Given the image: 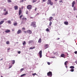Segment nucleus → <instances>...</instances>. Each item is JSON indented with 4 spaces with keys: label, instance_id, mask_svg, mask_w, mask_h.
Listing matches in <instances>:
<instances>
[{
    "label": "nucleus",
    "instance_id": "473e14b6",
    "mask_svg": "<svg viewBox=\"0 0 77 77\" xmlns=\"http://www.w3.org/2000/svg\"><path fill=\"white\" fill-rule=\"evenodd\" d=\"M70 68L72 69V68L73 69L74 68V66H71L70 67Z\"/></svg>",
    "mask_w": 77,
    "mask_h": 77
},
{
    "label": "nucleus",
    "instance_id": "20e7f679",
    "mask_svg": "<svg viewBox=\"0 0 77 77\" xmlns=\"http://www.w3.org/2000/svg\"><path fill=\"white\" fill-rule=\"evenodd\" d=\"M47 75L48 76L51 77L52 76V72H49L47 73Z\"/></svg>",
    "mask_w": 77,
    "mask_h": 77
},
{
    "label": "nucleus",
    "instance_id": "dca6fc26",
    "mask_svg": "<svg viewBox=\"0 0 77 77\" xmlns=\"http://www.w3.org/2000/svg\"><path fill=\"white\" fill-rule=\"evenodd\" d=\"M64 23L65 25H67L68 24V22H65Z\"/></svg>",
    "mask_w": 77,
    "mask_h": 77
},
{
    "label": "nucleus",
    "instance_id": "ddd939ff",
    "mask_svg": "<svg viewBox=\"0 0 77 77\" xmlns=\"http://www.w3.org/2000/svg\"><path fill=\"white\" fill-rule=\"evenodd\" d=\"M60 57H64V58L65 57V54H61Z\"/></svg>",
    "mask_w": 77,
    "mask_h": 77
},
{
    "label": "nucleus",
    "instance_id": "c756f323",
    "mask_svg": "<svg viewBox=\"0 0 77 77\" xmlns=\"http://www.w3.org/2000/svg\"><path fill=\"white\" fill-rule=\"evenodd\" d=\"M70 71H71V72H73V71H74V69H72L71 70H70Z\"/></svg>",
    "mask_w": 77,
    "mask_h": 77
},
{
    "label": "nucleus",
    "instance_id": "412c9836",
    "mask_svg": "<svg viewBox=\"0 0 77 77\" xmlns=\"http://www.w3.org/2000/svg\"><path fill=\"white\" fill-rule=\"evenodd\" d=\"M11 61L12 64H13V65H14V63H15V60H13Z\"/></svg>",
    "mask_w": 77,
    "mask_h": 77
},
{
    "label": "nucleus",
    "instance_id": "7c9ffc66",
    "mask_svg": "<svg viewBox=\"0 0 77 77\" xmlns=\"http://www.w3.org/2000/svg\"><path fill=\"white\" fill-rule=\"evenodd\" d=\"M33 41L32 40H30V41H29V44H30V43H31V42H33Z\"/></svg>",
    "mask_w": 77,
    "mask_h": 77
},
{
    "label": "nucleus",
    "instance_id": "a878e982",
    "mask_svg": "<svg viewBox=\"0 0 77 77\" xmlns=\"http://www.w3.org/2000/svg\"><path fill=\"white\" fill-rule=\"evenodd\" d=\"M17 23H14V26H17Z\"/></svg>",
    "mask_w": 77,
    "mask_h": 77
},
{
    "label": "nucleus",
    "instance_id": "e433bc0d",
    "mask_svg": "<svg viewBox=\"0 0 77 77\" xmlns=\"http://www.w3.org/2000/svg\"><path fill=\"white\" fill-rule=\"evenodd\" d=\"M76 10V8H75V7H74L73 8V11H75Z\"/></svg>",
    "mask_w": 77,
    "mask_h": 77
},
{
    "label": "nucleus",
    "instance_id": "6e6d98bb",
    "mask_svg": "<svg viewBox=\"0 0 77 77\" xmlns=\"http://www.w3.org/2000/svg\"><path fill=\"white\" fill-rule=\"evenodd\" d=\"M22 29H23V30H25V28H22Z\"/></svg>",
    "mask_w": 77,
    "mask_h": 77
},
{
    "label": "nucleus",
    "instance_id": "f704fd0d",
    "mask_svg": "<svg viewBox=\"0 0 77 77\" xmlns=\"http://www.w3.org/2000/svg\"><path fill=\"white\" fill-rule=\"evenodd\" d=\"M23 17H24L23 15H21L20 17V18H21Z\"/></svg>",
    "mask_w": 77,
    "mask_h": 77
},
{
    "label": "nucleus",
    "instance_id": "bb28decb",
    "mask_svg": "<svg viewBox=\"0 0 77 77\" xmlns=\"http://www.w3.org/2000/svg\"><path fill=\"white\" fill-rule=\"evenodd\" d=\"M54 53V55H57V54L58 53L57 52H56L55 53H54Z\"/></svg>",
    "mask_w": 77,
    "mask_h": 77
},
{
    "label": "nucleus",
    "instance_id": "680f3d73",
    "mask_svg": "<svg viewBox=\"0 0 77 77\" xmlns=\"http://www.w3.org/2000/svg\"><path fill=\"white\" fill-rule=\"evenodd\" d=\"M69 13H70V14H72V13L71 12H69Z\"/></svg>",
    "mask_w": 77,
    "mask_h": 77
},
{
    "label": "nucleus",
    "instance_id": "09e8293b",
    "mask_svg": "<svg viewBox=\"0 0 77 77\" xmlns=\"http://www.w3.org/2000/svg\"><path fill=\"white\" fill-rule=\"evenodd\" d=\"M25 33H27V31H24L23 32Z\"/></svg>",
    "mask_w": 77,
    "mask_h": 77
},
{
    "label": "nucleus",
    "instance_id": "603ef678",
    "mask_svg": "<svg viewBox=\"0 0 77 77\" xmlns=\"http://www.w3.org/2000/svg\"><path fill=\"white\" fill-rule=\"evenodd\" d=\"M30 18L31 19H32L33 18V17H30Z\"/></svg>",
    "mask_w": 77,
    "mask_h": 77
},
{
    "label": "nucleus",
    "instance_id": "5fc2aeb1",
    "mask_svg": "<svg viewBox=\"0 0 77 77\" xmlns=\"http://www.w3.org/2000/svg\"><path fill=\"white\" fill-rule=\"evenodd\" d=\"M36 9H37V8H35V11H36Z\"/></svg>",
    "mask_w": 77,
    "mask_h": 77
},
{
    "label": "nucleus",
    "instance_id": "2eb2a0df",
    "mask_svg": "<svg viewBox=\"0 0 77 77\" xmlns=\"http://www.w3.org/2000/svg\"><path fill=\"white\" fill-rule=\"evenodd\" d=\"M12 66V64H11V63H10L9 64V68H11Z\"/></svg>",
    "mask_w": 77,
    "mask_h": 77
},
{
    "label": "nucleus",
    "instance_id": "0e129e2a",
    "mask_svg": "<svg viewBox=\"0 0 77 77\" xmlns=\"http://www.w3.org/2000/svg\"><path fill=\"white\" fill-rule=\"evenodd\" d=\"M12 31L13 32V31H14V29H12Z\"/></svg>",
    "mask_w": 77,
    "mask_h": 77
},
{
    "label": "nucleus",
    "instance_id": "7ed1b4c3",
    "mask_svg": "<svg viewBox=\"0 0 77 77\" xmlns=\"http://www.w3.org/2000/svg\"><path fill=\"white\" fill-rule=\"evenodd\" d=\"M31 26H33V27H36V22H33L32 23L31 25Z\"/></svg>",
    "mask_w": 77,
    "mask_h": 77
},
{
    "label": "nucleus",
    "instance_id": "9b49d317",
    "mask_svg": "<svg viewBox=\"0 0 77 77\" xmlns=\"http://www.w3.org/2000/svg\"><path fill=\"white\" fill-rule=\"evenodd\" d=\"M22 21H26V20H27V18L23 17L22 19Z\"/></svg>",
    "mask_w": 77,
    "mask_h": 77
},
{
    "label": "nucleus",
    "instance_id": "a211bd4d",
    "mask_svg": "<svg viewBox=\"0 0 77 77\" xmlns=\"http://www.w3.org/2000/svg\"><path fill=\"white\" fill-rule=\"evenodd\" d=\"M8 11H7L4 14V15H8Z\"/></svg>",
    "mask_w": 77,
    "mask_h": 77
},
{
    "label": "nucleus",
    "instance_id": "1a4fd4ad",
    "mask_svg": "<svg viewBox=\"0 0 77 77\" xmlns=\"http://www.w3.org/2000/svg\"><path fill=\"white\" fill-rule=\"evenodd\" d=\"M20 33H21V30L19 29L17 32V34H20Z\"/></svg>",
    "mask_w": 77,
    "mask_h": 77
},
{
    "label": "nucleus",
    "instance_id": "a19ab883",
    "mask_svg": "<svg viewBox=\"0 0 77 77\" xmlns=\"http://www.w3.org/2000/svg\"><path fill=\"white\" fill-rule=\"evenodd\" d=\"M59 2L60 3H63V1H62V0H60Z\"/></svg>",
    "mask_w": 77,
    "mask_h": 77
},
{
    "label": "nucleus",
    "instance_id": "79ce46f5",
    "mask_svg": "<svg viewBox=\"0 0 77 77\" xmlns=\"http://www.w3.org/2000/svg\"><path fill=\"white\" fill-rule=\"evenodd\" d=\"M24 2V0H22L20 1V3H21L22 2Z\"/></svg>",
    "mask_w": 77,
    "mask_h": 77
},
{
    "label": "nucleus",
    "instance_id": "6e6552de",
    "mask_svg": "<svg viewBox=\"0 0 77 77\" xmlns=\"http://www.w3.org/2000/svg\"><path fill=\"white\" fill-rule=\"evenodd\" d=\"M75 1H73L72 3V8H74V5H75Z\"/></svg>",
    "mask_w": 77,
    "mask_h": 77
},
{
    "label": "nucleus",
    "instance_id": "774afa93",
    "mask_svg": "<svg viewBox=\"0 0 77 77\" xmlns=\"http://www.w3.org/2000/svg\"><path fill=\"white\" fill-rule=\"evenodd\" d=\"M23 8L22 7V9H23Z\"/></svg>",
    "mask_w": 77,
    "mask_h": 77
},
{
    "label": "nucleus",
    "instance_id": "052dcab7",
    "mask_svg": "<svg viewBox=\"0 0 77 77\" xmlns=\"http://www.w3.org/2000/svg\"><path fill=\"white\" fill-rule=\"evenodd\" d=\"M66 66V67L67 68V65H65Z\"/></svg>",
    "mask_w": 77,
    "mask_h": 77
},
{
    "label": "nucleus",
    "instance_id": "c03bdc74",
    "mask_svg": "<svg viewBox=\"0 0 77 77\" xmlns=\"http://www.w3.org/2000/svg\"><path fill=\"white\" fill-rule=\"evenodd\" d=\"M18 54H20L21 53V51H19L18 52Z\"/></svg>",
    "mask_w": 77,
    "mask_h": 77
},
{
    "label": "nucleus",
    "instance_id": "4c0bfd02",
    "mask_svg": "<svg viewBox=\"0 0 77 77\" xmlns=\"http://www.w3.org/2000/svg\"><path fill=\"white\" fill-rule=\"evenodd\" d=\"M7 44H9V42L8 41L6 42Z\"/></svg>",
    "mask_w": 77,
    "mask_h": 77
},
{
    "label": "nucleus",
    "instance_id": "e2e57ef3",
    "mask_svg": "<svg viewBox=\"0 0 77 77\" xmlns=\"http://www.w3.org/2000/svg\"><path fill=\"white\" fill-rule=\"evenodd\" d=\"M39 13H38L37 14V15H39Z\"/></svg>",
    "mask_w": 77,
    "mask_h": 77
},
{
    "label": "nucleus",
    "instance_id": "3c124183",
    "mask_svg": "<svg viewBox=\"0 0 77 77\" xmlns=\"http://www.w3.org/2000/svg\"><path fill=\"white\" fill-rule=\"evenodd\" d=\"M6 11V8H5L4 10V11Z\"/></svg>",
    "mask_w": 77,
    "mask_h": 77
},
{
    "label": "nucleus",
    "instance_id": "49530a36",
    "mask_svg": "<svg viewBox=\"0 0 77 77\" xmlns=\"http://www.w3.org/2000/svg\"><path fill=\"white\" fill-rule=\"evenodd\" d=\"M75 54H77V51H75L74 52Z\"/></svg>",
    "mask_w": 77,
    "mask_h": 77
},
{
    "label": "nucleus",
    "instance_id": "f3484780",
    "mask_svg": "<svg viewBox=\"0 0 77 77\" xmlns=\"http://www.w3.org/2000/svg\"><path fill=\"white\" fill-rule=\"evenodd\" d=\"M21 13H22V12H21V10L20 9L19 10V15H21Z\"/></svg>",
    "mask_w": 77,
    "mask_h": 77
},
{
    "label": "nucleus",
    "instance_id": "2f4dec72",
    "mask_svg": "<svg viewBox=\"0 0 77 77\" xmlns=\"http://www.w3.org/2000/svg\"><path fill=\"white\" fill-rule=\"evenodd\" d=\"M8 3H11L12 2L11 0H8Z\"/></svg>",
    "mask_w": 77,
    "mask_h": 77
},
{
    "label": "nucleus",
    "instance_id": "58836bf2",
    "mask_svg": "<svg viewBox=\"0 0 77 77\" xmlns=\"http://www.w3.org/2000/svg\"><path fill=\"white\" fill-rule=\"evenodd\" d=\"M46 32H48L49 31V29L48 28H47L46 29Z\"/></svg>",
    "mask_w": 77,
    "mask_h": 77
},
{
    "label": "nucleus",
    "instance_id": "4d7b16f0",
    "mask_svg": "<svg viewBox=\"0 0 77 77\" xmlns=\"http://www.w3.org/2000/svg\"><path fill=\"white\" fill-rule=\"evenodd\" d=\"M7 20H8V19H4V20H5V21Z\"/></svg>",
    "mask_w": 77,
    "mask_h": 77
},
{
    "label": "nucleus",
    "instance_id": "69168bd1",
    "mask_svg": "<svg viewBox=\"0 0 77 77\" xmlns=\"http://www.w3.org/2000/svg\"><path fill=\"white\" fill-rule=\"evenodd\" d=\"M51 58H54V57H52Z\"/></svg>",
    "mask_w": 77,
    "mask_h": 77
},
{
    "label": "nucleus",
    "instance_id": "5701e85b",
    "mask_svg": "<svg viewBox=\"0 0 77 77\" xmlns=\"http://www.w3.org/2000/svg\"><path fill=\"white\" fill-rule=\"evenodd\" d=\"M7 22H8V24H11V20H8L7 21Z\"/></svg>",
    "mask_w": 77,
    "mask_h": 77
},
{
    "label": "nucleus",
    "instance_id": "cd10ccee",
    "mask_svg": "<svg viewBox=\"0 0 77 77\" xmlns=\"http://www.w3.org/2000/svg\"><path fill=\"white\" fill-rule=\"evenodd\" d=\"M23 71H24V68L21 69L20 70V72H22Z\"/></svg>",
    "mask_w": 77,
    "mask_h": 77
},
{
    "label": "nucleus",
    "instance_id": "423d86ee",
    "mask_svg": "<svg viewBox=\"0 0 77 77\" xmlns=\"http://www.w3.org/2000/svg\"><path fill=\"white\" fill-rule=\"evenodd\" d=\"M38 54L39 55L40 58H41L42 57V51H40L39 53Z\"/></svg>",
    "mask_w": 77,
    "mask_h": 77
},
{
    "label": "nucleus",
    "instance_id": "338daca9",
    "mask_svg": "<svg viewBox=\"0 0 77 77\" xmlns=\"http://www.w3.org/2000/svg\"><path fill=\"white\" fill-rule=\"evenodd\" d=\"M55 0V1H57V0Z\"/></svg>",
    "mask_w": 77,
    "mask_h": 77
},
{
    "label": "nucleus",
    "instance_id": "f8f14e48",
    "mask_svg": "<svg viewBox=\"0 0 77 77\" xmlns=\"http://www.w3.org/2000/svg\"><path fill=\"white\" fill-rule=\"evenodd\" d=\"M18 6L16 5L14 6V8L15 10H18Z\"/></svg>",
    "mask_w": 77,
    "mask_h": 77
},
{
    "label": "nucleus",
    "instance_id": "ea45409f",
    "mask_svg": "<svg viewBox=\"0 0 77 77\" xmlns=\"http://www.w3.org/2000/svg\"><path fill=\"white\" fill-rule=\"evenodd\" d=\"M26 14H29V11H27L26 12Z\"/></svg>",
    "mask_w": 77,
    "mask_h": 77
},
{
    "label": "nucleus",
    "instance_id": "0eeeda50",
    "mask_svg": "<svg viewBox=\"0 0 77 77\" xmlns=\"http://www.w3.org/2000/svg\"><path fill=\"white\" fill-rule=\"evenodd\" d=\"M26 32L28 33H29V34L30 35V34H32V32L31 31V30H28L26 31Z\"/></svg>",
    "mask_w": 77,
    "mask_h": 77
},
{
    "label": "nucleus",
    "instance_id": "f257e3e1",
    "mask_svg": "<svg viewBox=\"0 0 77 77\" xmlns=\"http://www.w3.org/2000/svg\"><path fill=\"white\" fill-rule=\"evenodd\" d=\"M52 19H53V17H51L49 18V21H50V22L49 23V26H51V24H52V23L53 22V20H52Z\"/></svg>",
    "mask_w": 77,
    "mask_h": 77
},
{
    "label": "nucleus",
    "instance_id": "9d476101",
    "mask_svg": "<svg viewBox=\"0 0 77 77\" xmlns=\"http://www.w3.org/2000/svg\"><path fill=\"white\" fill-rule=\"evenodd\" d=\"M48 47V44H46L45 45L44 48L45 49H46Z\"/></svg>",
    "mask_w": 77,
    "mask_h": 77
},
{
    "label": "nucleus",
    "instance_id": "864d4df0",
    "mask_svg": "<svg viewBox=\"0 0 77 77\" xmlns=\"http://www.w3.org/2000/svg\"><path fill=\"white\" fill-rule=\"evenodd\" d=\"M3 60V58H2V59H0V61H2V60Z\"/></svg>",
    "mask_w": 77,
    "mask_h": 77
},
{
    "label": "nucleus",
    "instance_id": "b1692460",
    "mask_svg": "<svg viewBox=\"0 0 77 77\" xmlns=\"http://www.w3.org/2000/svg\"><path fill=\"white\" fill-rule=\"evenodd\" d=\"M68 61H66L64 63L65 65H67V63H68Z\"/></svg>",
    "mask_w": 77,
    "mask_h": 77
},
{
    "label": "nucleus",
    "instance_id": "a18cd8bd",
    "mask_svg": "<svg viewBox=\"0 0 77 77\" xmlns=\"http://www.w3.org/2000/svg\"><path fill=\"white\" fill-rule=\"evenodd\" d=\"M47 63H48V65H50V63L49 62H48Z\"/></svg>",
    "mask_w": 77,
    "mask_h": 77
},
{
    "label": "nucleus",
    "instance_id": "aec40b11",
    "mask_svg": "<svg viewBox=\"0 0 77 77\" xmlns=\"http://www.w3.org/2000/svg\"><path fill=\"white\" fill-rule=\"evenodd\" d=\"M25 75H26V74H24L20 76V77H24V76H25Z\"/></svg>",
    "mask_w": 77,
    "mask_h": 77
},
{
    "label": "nucleus",
    "instance_id": "4be33fe9",
    "mask_svg": "<svg viewBox=\"0 0 77 77\" xmlns=\"http://www.w3.org/2000/svg\"><path fill=\"white\" fill-rule=\"evenodd\" d=\"M38 42H39V43H41V38H40L39 39Z\"/></svg>",
    "mask_w": 77,
    "mask_h": 77
},
{
    "label": "nucleus",
    "instance_id": "6ab92c4d",
    "mask_svg": "<svg viewBox=\"0 0 77 77\" xmlns=\"http://www.w3.org/2000/svg\"><path fill=\"white\" fill-rule=\"evenodd\" d=\"M3 23H4V21H1L0 22V25H2V24Z\"/></svg>",
    "mask_w": 77,
    "mask_h": 77
},
{
    "label": "nucleus",
    "instance_id": "c9c22d12",
    "mask_svg": "<svg viewBox=\"0 0 77 77\" xmlns=\"http://www.w3.org/2000/svg\"><path fill=\"white\" fill-rule=\"evenodd\" d=\"M32 1H33V3H35V2H36V0H32Z\"/></svg>",
    "mask_w": 77,
    "mask_h": 77
},
{
    "label": "nucleus",
    "instance_id": "13d9d810",
    "mask_svg": "<svg viewBox=\"0 0 77 77\" xmlns=\"http://www.w3.org/2000/svg\"><path fill=\"white\" fill-rule=\"evenodd\" d=\"M59 39H60V38H58L57 40H59Z\"/></svg>",
    "mask_w": 77,
    "mask_h": 77
},
{
    "label": "nucleus",
    "instance_id": "de8ad7c7",
    "mask_svg": "<svg viewBox=\"0 0 77 77\" xmlns=\"http://www.w3.org/2000/svg\"><path fill=\"white\" fill-rule=\"evenodd\" d=\"M11 49V48H9L8 49V51H9V50H10Z\"/></svg>",
    "mask_w": 77,
    "mask_h": 77
},
{
    "label": "nucleus",
    "instance_id": "39448f33",
    "mask_svg": "<svg viewBox=\"0 0 77 77\" xmlns=\"http://www.w3.org/2000/svg\"><path fill=\"white\" fill-rule=\"evenodd\" d=\"M32 8V6L31 5H29L27 6V9H31Z\"/></svg>",
    "mask_w": 77,
    "mask_h": 77
},
{
    "label": "nucleus",
    "instance_id": "72a5a7b5",
    "mask_svg": "<svg viewBox=\"0 0 77 77\" xmlns=\"http://www.w3.org/2000/svg\"><path fill=\"white\" fill-rule=\"evenodd\" d=\"M26 44V42L24 41L23 42V45H25Z\"/></svg>",
    "mask_w": 77,
    "mask_h": 77
},
{
    "label": "nucleus",
    "instance_id": "393cba45",
    "mask_svg": "<svg viewBox=\"0 0 77 77\" xmlns=\"http://www.w3.org/2000/svg\"><path fill=\"white\" fill-rule=\"evenodd\" d=\"M35 48V47L34 46L33 47V46H32L30 48V49H33L34 48Z\"/></svg>",
    "mask_w": 77,
    "mask_h": 77
},
{
    "label": "nucleus",
    "instance_id": "8fccbe9b",
    "mask_svg": "<svg viewBox=\"0 0 77 77\" xmlns=\"http://www.w3.org/2000/svg\"><path fill=\"white\" fill-rule=\"evenodd\" d=\"M42 1L43 2H45L46 1H47V0H42Z\"/></svg>",
    "mask_w": 77,
    "mask_h": 77
},
{
    "label": "nucleus",
    "instance_id": "f03ea898",
    "mask_svg": "<svg viewBox=\"0 0 77 77\" xmlns=\"http://www.w3.org/2000/svg\"><path fill=\"white\" fill-rule=\"evenodd\" d=\"M48 5H50L52 6L53 5V3L51 2V0H48V2H47Z\"/></svg>",
    "mask_w": 77,
    "mask_h": 77
},
{
    "label": "nucleus",
    "instance_id": "c85d7f7f",
    "mask_svg": "<svg viewBox=\"0 0 77 77\" xmlns=\"http://www.w3.org/2000/svg\"><path fill=\"white\" fill-rule=\"evenodd\" d=\"M24 23H25V22L24 21H22L21 22V24H24Z\"/></svg>",
    "mask_w": 77,
    "mask_h": 77
},
{
    "label": "nucleus",
    "instance_id": "bf43d9fd",
    "mask_svg": "<svg viewBox=\"0 0 77 77\" xmlns=\"http://www.w3.org/2000/svg\"><path fill=\"white\" fill-rule=\"evenodd\" d=\"M75 63H76V64H77V61H76L75 62Z\"/></svg>",
    "mask_w": 77,
    "mask_h": 77
},
{
    "label": "nucleus",
    "instance_id": "37998d69",
    "mask_svg": "<svg viewBox=\"0 0 77 77\" xmlns=\"http://www.w3.org/2000/svg\"><path fill=\"white\" fill-rule=\"evenodd\" d=\"M32 75H36V73H33L32 74Z\"/></svg>",
    "mask_w": 77,
    "mask_h": 77
},
{
    "label": "nucleus",
    "instance_id": "4468645a",
    "mask_svg": "<svg viewBox=\"0 0 77 77\" xmlns=\"http://www.w3.org/2000/svg\"><path fill=\"white\" fill-rule=\"evenodd\" d=\"M11 32V31L9 29H7L5 31V33H9V32Z\"/></svg>",
    "mask_w": 77,
    "mask_h": 77
}]
</instances>
